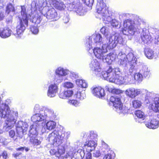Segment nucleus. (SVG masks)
Returning <instances> with one entry per match:
<instances>
[{
    "instance_id": "37",
    "label": "nucleus",
    "mask_w": 159,
    "mask_h": 159,
    "mask_svg": "<svg viewBox=\"0 0 159 159\" xmlns=\"http://www.w3.org/2000/svg\"><path fill=\"white\" fill-rule=\"evenodd\" d=\"M75 97L81 100L84 99L86 97L84 91H80V90L77 91L75 94Z\"/></svg>"
},
{
    "instance_id": "26",
    "label": "nucleus",
    "mask_w": 159,
    "mask_h": 159,
    "mask_svg": "<svg viewBox=\"0 0 159 159\" xmlns=\"http://www.w3.org/2000/svg\"><path fill=\"white\" fill-rule=\"evenodd\" d=\"M12 31L8 27L0 29V37L2 38L6 39L9 37Z\"/></svg>"
},
{
    "instance_id": "56",
    "label": "nucleus",
    "mask_w": 159,
    "mask_h": 159,
    "mask_svg": "<svg viewBox=\"0 0 159 159\" xmlns=\"http://www.w3.org/2000/svg\"><path fill=\"white\" fill-rule=\"evenodd\" d=\"M2 156L3 158L4 159H6L7 157V152L5 151L3 152L2 151Z\"/></svg>"
},
{
    "instance_id": "7",
    "label": "nucleus",
    "mask_w": 159,
    "mask_h": 159,
    "mask_svg": "<svg viewBox=\"0 0 159 159\" xmlns=\"http://www.w3.org/2000/svg\"><path fill=\"white\" fill-rule=\"evenodd\" d=\"M20 13L21 17L18 18L20 20V23L16 27V33L14 35L17 38L20 37V35L22 34L25 29V26H27L28 21L27 14L26 12V8L25 6H21Z\"/></svg>"
},
{
    "instance_id": "14",
    "label": "nucleus",
    "mask_w": 159,
    "mask_h": 159,
    "mask_svg": "<svg viewBox=\"0 0 159 159\" xmlns=\"http://www.w3.org/2000/svg\"><path fill=\"white\" fill-rule=\"evenodd\" d=\"M28 126L27 124L22 121L18 122L16 126V131L17 135L19 137L21 138L24 134H26Z\"/></svg>"
},
{
    "instance_id": "47",
    "label": "nucleus",
    "mask_w": 159,
    "mask_h": 159,
    "mask_svg": "<svg viewBox=\"0 0 159 159\" xmlns=\"http://www.w3.org/2000/svg\"><path fill=\"white\" fill-rule=\"evenodd\" d=\"M68 103L70 104L75 107L79 106V102L78 101L75 100H70L68 101Z\"/></svg>"
},
{
    "instance_id": "59",
    "label": "nucleus",
    "mask_w": 159,
    "mask_h": 159,
    "mask_svg": "<svg viewBox=\"0 0 159 159\" xmlns=\"http://www.w3.org/2000/svg\"><path fill=\"white\" fill-rule=\"evenodd\" d=\"M24 148L25 147H21L20 148H17L16 149L17 151H23L24 150Z\"/></svg>"
},
{
    "instance_id": "57",
    "label": "nucleus",
    "mask_w": 159,
    "mask_h": 159,
    "mask_svg": "<svg viewBox=\"0 0 159 159\" xmlns=\"http://www.w3.org/2000/svg\"><path fill=\"white\" fill-rule=\"evenodd\" d=\"M4 16V12L0 11V20H2Z\"/></svg>"
},
{
    "instance_id": "32",
    "label": "nucleus",
    "mask_w": 159,
    "mask_h": 159,
    "mask_svg": "<svg viewBox=\"0 0 159 159\" xmlns=\"http://www.w3.org/2000/svg\"><path fill=\"white\" fill-rule=\"evenodd\" d=\"M139 71L145 77L149 75L150 74V69L147 66L143 65H142Z\"/></svg>"
},
{
    "instance_id": "41",
    "label": "nucleus",
    "mask_w": 159,
    "mask_h": 159,
    "mask_svg": "<svg viewBox=\"0 0 159 159\" xmlns=\"http://www.w3.org/2000/svg\"><path fill=\"white\" fill-rule=\"evenodd\" d=\"M132 104L134 108H138L140 107L141 106L142 102L138 99H135L132 101Z\"/></svg>"
},
{
    "instance_id": "43",
    "label": "nucleus",
    "mask_w": 159,
    "mask_h": 159,
    "mask_svg": "<svg viewBox=\"0 0 159 159\" xmlns=\"http://www.w3.org/2000/svg\"><path fill=\"white\" fill-rule=\"evenodd\" d=\"M135 80L139 82H141L143 79V74L139 73H137L134 76Z\"/></svg>"
},
{
    "instance_id": "21",
    "label": "nucleus",
    "mask_w": 159,
    "mask_h": 159,
    "mask_svg": "<svg viewBox=\"0 0 159 159\" xmlns=\"http://www.w3.org/2000/svg\"><path fill=\"white\" fill-rule=\"evenodd\" d=\"M140 39L144 43H147L151 39L148 30L145 28H143L140 34Z\"/></svg>"
},
{
    "instance_id": "17",
    "label": "nucleus",
    "mask_w": 159,
    "mask_h": 159,
    "mask_svg": "<svg viewBox=\"0 0 159 159\" xmlns=\"http://www.w3.org/2000/svg\"><path fill=\"white\" fill-rule=\"evenodd\" d=\"M69 7L71 8L70 11L72 10L75 12L77 14L80 16H83L84 14V10L83 8V7L81 4L80 3H78L76 4L75 2L72 4H70L69 5Z\"/></svg>"
},
{
    "instance_id": "48",
    "label": "nucleus",
    "mask_w": 159,
    "mask_h": 159,
    "mask_svg": "<svg viewBox=\"0 0 159 159\" xmlns=\"http://www.w3.org/2000/svg\"><path fill=\"white\" fill-rule=\"evenodd\" d=\"M101 33L105 36H107L109 34L108 29H106L105 27H102L100 30Z\"/></svg>"
},
{
    "instance_id": "19",
    "label": "nucleus",
    "mask_w": 159,
    "mask_h": 159,
    "mask_svg": "<svg viewBox=\"0 0 159 159\" xmlns=\"http://www.w3.org/2000/svg\"><path fill=\"white\" fill-rule=\"evenodd\" d=\"M46 120L45 117L42 112L36 113L33 115L31 117V120L36 124L41 123L43 125L42 121Z\"/></svg>"
},
{
    "instance_id": "4",
    "label": "nucleus",
    "mask_w": 159,
    "mask_h": 159,
    "mask_svg": "<svg viewBox=\"0 0 159 159\" xmlns=\"http://www.w3.org/2000/svg\"><path fill=\"white\" fill-rule=\"evenodd\" d=\"M144 21L139 17L136 16L133 21L127 19L124 22V28L122 32L124 34L133 35L141 28V25Z\"/></svg>"
},
{
    "instance_id": "2",
    "label": "nucleus",
    "mask_w": 159,
    "mask_h": 159,
    "mask_svg": "<svg viewBox=\"0 0 159 159\" xmlns=\"http://www.w3.org/2000/svg\"><path fill=\"white\" fill-rule=\"evenodd\" d=\"M124 42L122 38L119 34H115L102 41L103 45L102 48L96 47L92 49V51H93L96 57L103 61V58L105 57L108 50L115 48L118 43L123 44Z\"/></svg>"
},
{
    "instance_id": "13",
    "label": "nucleus",
    "mask_w": 159,
    "mask_h": 159,
    "mask_svg": "<svg viewBox=\"0 0 159 159\" xmlns=\"http://www.w3.org/2000/svg\"><path fill=\"white\" fill-rule=\"evenodd\" d=\"M38 130H41L42 133H43L45 131V128L40 123L39 124L34 123L30 127L29 134L30 137L36 136Z\"/></svg>"
},
{
    "instance_id": "22",
    "label": "nucleus",
    "mask_w": 159,
    "mask_h": 159,
    "mask_svg": "<svg viewBox=\"0 0 159 159\" xmlns=\"http://www.w3.org/2000/svg\"><path fill=\"white\" fill-rule=\"evenodd\" d=\"M43 112L46 120L53 119L56 118V115L52 109L45 108Z\"/></svg>"
},
{
    "instance_id": "27",
    "label": "nucleus",
    "mask_w": 159,
    "mask_h": 159,
    "mask_svg": "<svg viewBox=\"0 0 159 159\" xmlns=\"http://www.w3.org/2000/svg\"><path fill=\"white\" fill-rule=\"evenodd\" d=\"M97 146V143L94 141H89L84 145V148L87 152H91L95 149Z\"/></svg>"
},
{
    "instance_id": "16",
    "label": "nucleus",
    "mask_w": 159,
    "mask_h": 159,
    "mask_svg": "<svg viewBox=\"0 0 159 159\" xmlns=\"http://www.w3.org/2000/svg\"><path fill=\"white\" fill-rule=\"evenodd\" d=\"M144 91L140 89H136L133 87L129 88L125 91V93L127 96L131 98H134L138 95L141 94V93Z\"/></svg>"
},
{
    "instance_id": "25",
    "label": "nucleus",
    "mask_w": 159,
    "mask_h": 159,
    "mask_svg": "<svg viewBox=\"0 0 159 159\" xmlns=\"http://www.w3.org/2000/svg\"><path fill=\"white\" fill-rule=\"evenodd\" d=\"M145 124L146 126L148 128L155 129L158 127V121L153 118L149 120L148 122H145Z\"/></svg>"
},
{
    "instance_id": "36",
    "label": "nucleus",
    "mask_w": 159,
    "mask_h": 159,
    "mask_svg": "<svg viewBox=\"0 0 159 159\" xmlns=\"http://www.w3.org/2000/svg\"><path fill=\"white\" fill-rule=\"evenodd\" d=\"M30 142L34 147H36L41 144V141L37 139L36 136L30 137Z\"/></svg>"
},
{
    "instance_id": "62",
    "label": "nucleus",
    "mask_w": 159,
    "mask_h": 159,
    "mask_svg": "<svg viewBox=\"0 0 159 159\" xmlns=\"http://www.w3.org/2000/svg\"><path fill=\"white\" fill-rule=\"evenodd\" d=\"M2 151L0 149V157L2 156Z\"/></svg>"
},
{
    "instance_id": "34",
    "label": "nucleus",
    "mask_w": 159,
    "mask_h": 159,
    "mask_svg": "<svg viewBox=\"0 0 159 159\" xmlns=\"http://www.w3.org/2000/svg\"><path fill=\"white\" fill-rule=\"evenodd\" d=\"M97 134L93 131H91L89 133H85L83 136L84 138L91 139H95L97 138Z\"/></svg>"
},
{
    "instance_id": "63",
    "label": "nucleus",
    "mask_w": 159,
    "mask_h": 159,
    "mask_svg": "<svg viewBox=\"0 0 159 159\" xmlns=\"http://www.w3.org/2000/svg\"><path fill=\"white\" fill-rule=\"evenodd\" d=\"M7 22L8 23L11 22L12 21L11 19H10V20H9V21H8L7 20Z\"/></svg>"
},
{
    "instance_id": "52",
    "label": "nucleus",
    "mask_w": 159,
    "mask_h": 159,
    "mask_svg": "<svg viewBox=\"0 0 159 159\" xmlns=\"http://www.w3.org/2000/svg\"><path fill=\"white\" fill-rule=\"evenodd\" d=\"M70 19L69 16L68 14H66L64 15L63 18V20L65 23H67L69 20Z\"/></svg>"
},
{
    "instance_id": "10",
    "label": "nucleus",
    "mask_w": 159,
    "mask_h": 159,
    "mask_svg": "<svg viewBox=\"0 0 159 159\" xmlns=\"http://www.w3.org/2000/svg\"><path fill=\"white\" fill-rule=\"evenodd\" d=\"M57 148L56 149H52L50 151L51 155H55L58 157V159H66L70 156L67 154L64 155L65 149L63 144L57 145Z\"/></svg>"
},
{
    "instance_id": "53",
    "label": "nucleus",
    "mask_w": 159,
    "mask_h": 159,
    "mask_svg": "<svg viewBox=\"0 0 159 159\" xmlns=\"http://www.w3.org/2000/svg\"><path fill=\"white\" fill-rule=\"evenodd\" d=\"M101 154L99 150L94 152L93 153V156L96 157H98L100 156Z\"/></svg>"
},
{
    "instance_id": "54",
    "label": "nucleus",
    "mask_w": 159,
    "mask_h": 159,
    "mask_svg": "<svg viewBox=\"0 0 159 159\" xmlns=\"http://www.w3.org/2000/svg\"><path fill=\"white\" fill-rule=\"evenodd\" d=\"M128 14L125 13H121L119 15V18L120 19H123L124 18H125L126 17L128 16Z\"/></svg>"
},
{
    "instance_id": "42",
    "label": "nucleus",
    "mask_w": 159,
    "mask_h": 159,
    "mask_svg": "<svg viewBox=\"0 0 159 159\" xmlns=\"http://www.w3.org/2000/svg\"><path fill=\"white\" fill-rule=\"evenodd\" d=\"M134 114L139 119H142L143 120L145 118V115L144 113L140 110L136 111Z\"/></svg>"
},
{
    "instance_id": "29",
    "label": "nucleus",
    "mask_w": 159,
    "mask_h": 159,
    "mask_svg": "<svg viewBox=\"0 0 159 159\" xmlns=\"http://www.w3.org/2000/svg\"><path fill=\"white\" fill-rule=\"evenodd\" d=\"M141 90H144V91H143V92L141 93V94L142 95H145V102L146 103H150V106L151 107V103L152 102L153 99L155 98H152L151 101L150 102V100L151 98V97L152 96V93L145 89H141Z\"/></svg>"
},
{
    "instance_id": "61",
    "label": "nucleus",
    "mask_w": 159,
    "mask_h": 159,
    "mask_svg": "<svg viewBox=\"0 0 159 159\" xmlns=\"http://www.w3.org/2000/svg\"><path fill=\"white\" fill-rule=\"evenodd\" d=\"M24 149L25 151L26 152H28V151L30 149V148H28L24 147Z\"/></svg>"
},
{
    "instance_id": "11",
    "label": "nucleus",
    "mask_w": 159,
    "mask_h": 159,
    "mask_svg": "<svg viewBox=\"0 0 159 159\" xmlns=\"http://www.w3.org/2000/svg\"><path fill=\"white\" fill-rule=\"evenodd\" d=\"M134 56V54L132 53H129L126 55L124 53L121 51L118 53L117 56L119 59L118 64L120 66L126 67L128 61L129 63L132 58H133Z\"/></svg>"
},
{
    "instance_id": "35",
    "label": "nucleus",
    "mask_w": 159,
    "mask_h": 159,
    "mask_svg": "<svg viewBox=\"0 0 159 159\" xmlns=\"http://www.w3.org/2000/svg\"><path fill=\"white\" fill-rule=\"evenodd\" d=\"M145 54L146 57L148 59H152L153 58H156L154 56L153 51L150 48H147L145 49Z\"/></svg>"
},
{
    "instance_id": "20",
    "label": "nucleus",
    "mask_w": 159,
    "mask_h": 159,
    "mask_svg": "<svg viewBox=\"0 0 159 159\" xmlns=\"http://www.w3.org/2000/svg\"><path fill=\"white\" fill-rule=\"evenodd\" d=\"M58 91V87L57 84H51L48 87L47 95L50 97H53L56 96Z\"/></svg>"
},
{
    "instance_id": "12",
    "label": "nucleus",
    "mask_w": 159,
    "mask_h": 159,
    "mask_svg": "<svg viewBox=\"0 0 159 159\" xmlns=\"http://www.w3.org/2000/svg\"><path fill=\"white\" fill-rule=\"evenodd\" d=\"M89 66L91 70L97 76L101 77L102 76V73L104 71L101 72L102 69L100 64L96 59H92L89 64Z\"/></svg>"
},
{
    "instance_id": "8",
    "label": "nucleus",
    "mask_w": 159,
    "mask_h": 159,
    "mask_svg": "<svg viewBox=\"0 0 159 159\" xmlns=\"http://www.w3.org/2000/svg\"><path fill=\"white\" fill-rule=\"evenodd\" d=\"M102 35L99 34H93L86 39L85 47L87 50L89 51L94 46H97L100 44L102 41Z\"/></svg>"
},
{
    "instance_id": "64",
    "label": "nucleus",
    "mask_w": 159,
    "mask_h": 159,
    "mask_svg": "<svg viewBox=\"0 0 159 159\" xmlns=\"http://www.w3.org/2000/svg\"><path fill=\"white\" fill-rule=\"evenodd\" d=\"M137 121H138V122H140L139 120H137Z\"/></svg>"
},
{
    "instance_id": "60",
    "label": "nucleus",
    "mask_w": 159,
    "mask_h": 159,
    "mask_svg": "<svg viewBox=\"0 0 159 159\" xmlns=\"http://www.w3.org/2000/svg\"><path fill=\"white\" fill-rule=\"evenodd\" d=\"M21 153L20 152V153H16V154H15L14 155V157L16 158L18 157L20 154H21Z\"/></svg>"
},
{
    "instance_id": "45",
    "label": "nucleus",
    "mask_w": 159,
    "mask_h": 159,
    "mask_svg": "<svg viewBox=\"0 0 159 159\" xmlns=\"http://www.w3.org/2000/svg\"><path fill=\"white\" fill-rule=\"evenodd\" d=\"M9 136L11 138H12L14 140H15L16 139L17 137H19L17 135H17H16L15 131L12 129L10 130L9 131Z\"/></svg>"
},
{
    "instance_id": "31",
    "label": "nucleus",
    "mask_w": 159,
    "mask_h": 159,
    "mask_svg": "<svg viewBox=\"0 0 159 159\" xmlns=\"http://www.w3.org/2000/svg\"><path fill=\"white\" fill-rule=\"evenodd\" d=\"M73 93V92L72 90H67L60 93L59 96L61 98L65 99L71 97Z\"/></svg>"
},
{
    "instance_id": "1",
    "label": "nucleus",
    "mask_w": 159,
    "mask_h": 159,
    "mask_svg": "<svg viewBox=\"0 0 159 159\" xmlns=\"http://www.w3.org/2000/svg\"><path fill=\"white\" fill-rule=\"evenodd\" d=\"M17 111H12L6 104L0 105V134L11 129L18 117Z\"/></svg>"
},
{
    "instance_id": "44",
    "label": "nucleus",
    "mask_w": 159,
    "mask_h": 159,
    "mask_svg": "<svg viewBox=\"0 0 159 159\" xmlns=\"http://www.w3.org/2000/svg\"><path fill=\"white\" fill-rule=\"evenodd\" d=\"M30 30L32 33L34 34H37L39 32V30L37 25H31L30 27Z\"/></svg>"
},
{
    "instance_id": "46",
    "label": "nucleus",
    "mask_w": 159,
    "mask_h": 159,
    "mask_svg": "<svg viewBox=\"0 0 159 159\" xmlns=\"http://www.w3.org/2000/svg\"><path fill=\"white\" fill-rule=\"evenodd\" d=\"M114 154L113 152H111L110 153L106 154L103 159H114Z\"/></svg>"
},
{
    "instance_id": "50",
    "label": "nucleus",
    "mask_w": 159,
    "mask_h": 159,
    "mask_svg": "<svg viewBox=\"0 0 159 159\" xmlns=\"http://www.w3.org/2000/svg\"><path fill=\"white\" fill-rule=\"evenodd\" d=\"M64 86L67 88H72L73 87V84L70 82H65L64 84Z\"/></svg>"
},
{
    "instance_id": "9",
    "label": "nucleus",
    "mask_w": 159,
    "mask_h": 159,
    "mask_svg": "<svg viewBox=\"0 0 159 159\" xmlns=\"http://www.w3.org/2000/svg\"><path fill=\"white\" fill-rule=\"evenodd\" d=\"M110 101L113 104L115 110L119 114H125L128 112V109L121 102L120 96H111L110 98Z\"/></svg>"
},
{
    "instance_id": "6",
    "label": "nucleus",
    "mask_w": 159,
    "mask_h": 159,
    "mask_svg": "<svg viewBox=\"0 0 159 159\" xmlns=\"http://www.w3.org/2000/svg\"><path fill=\"white\" fill-rule=\"evenodd\" d=\"M70 134V132L61 133L57 131H54L49 134L48 136L49 142L54 146L61 145L64 140H67Z\"/></svg>"
},
{
    "instance_id": "24",
    "label": "nucleus",
    "mask_w": 159,
    "mask_h": 159,
    "mask_svg": "<svg viewBox=\"0 0 159 159\" xmlns=\"http://www.w3.org/2000/svg\"><path fill=\"white\" fill-rule=\"evenodd\" d=\"M151 108L154 111L159 113V97H156L153 99L151 104ZM157 117L159 119V114Z\"/></svg>"
},
{
    "instance_id": "38",
    "label": "nucleus",
    "mask_w": 159,
    "mask_h": 159,
    "mask_svg": "<svg viewBox=\"0 0 159 159\" xmlns=\"http://www.w3.org/2000/svg\"><path fill=\"white\" fill-rule=\"evenodd\" d=\"M136 61L137 58L134 56L133 58H132L129 63L130 67L129 70L130 73H132L133 71L135 66L136 64Z\"/></svg>"
},
{
    "instance_id": "23",
    "label": "nucleus",
    "mask_w": 159,
    "mask_h": 159,
    "mask_svg": "<svg viewBox=\"0 0 159 159\" xmlns=\"http://www.w3.org/2000/svg\"><path fill=\"white\" fill-rule=\"evenodd\" d=\"M27 17L28 20L30 19V21L36 24H39L42 20L41 16L36 12L32 14L31 15L29 14V16L27 15Z\"/></svg>"
},
{
    "instance_id": "30",
    "label": "nucleus",
    "mask_w": 159,
    "mask_h": 159,
    "mask_svg": "<svg viewBox=\"0 0 159 159\" xmlns=\"http://www.w3.org/2000/svg\"><path fill=\"white\" fill-rule=\"evenodd\" d=\"M44 16L48 19H52L56 17L57 14L55 9L52 8L49 10L44 15Z\"/></svg>"
},
{
    "instance_id": "3",
    "label": "nucleus",
    "mask_w": 159,
    "mask_h": 159,
    "mask_svg": "<svg viewBox=\"0 0 159 159\" xmlns=\"http://www.w3.org/2000/svg\"><path fill=\"white\" fill-rule=\"evenodd\" d=\"M121 74V71L119 68L113 69L110 66L107 71L102 73V76L105 80H109L110 82L119 85H126L130 84V79L129 76L126 75L125 77L122 76L120 75Z\"/></svg>"
},
{
    "instance_id": "18",
    "label": "nucleus",
    "mask_w": 159,
    "mask_h": 159,
    "mask_svg": "<svg viewBox=\"0 0 159 159\" xmlns=\"http://www.w3.org/2000/svg\"><path fill=\"white\" fill-rule=\"evenodd\" d=\"M92 90V94L97 98H102L105 95L104 89L101 87H93Z\"/></svg>"
},
{
    "instance_id": "58",
    "label": "nucleus",
    "mask_w": 159,
    "mask_h": 159,
    "mask_svg": "<svg viewBox=\"0 0 159 159\" xmlns=\"http://www.w3.org/2000/svg\"><path fill=\"white\" fill-rule=\"evenodd\" d=\"M39 105L38 104H36L34 108V110L35 112H37L39 109Z\"/></svg>"
},
{
    "instance_id": "5",
    "label": "nucleus",
    "mask_w": 159,
    "mask_h": 159,
    "mask_svg": "<svg viewBox=\"0 0 159 159\" xmlns=\"http://www.w3.org/2000/svg\"><path fill=\"white\" fill-rule=\"evenodd\" d=\"M96 8L99 16L102 17L104 21H107L108 22H111L113 27L118 26L119 24V21L115 19L111 20V17L108 16L107 7L102 0H98Z\"/></svg>"
},
{
    "instance_id": "39",
    "label": "nucleus",
    "mask_w": 159,
    "mask_h": 159,
    "mask_svg": "<svg viewBox=\"0 0 159 159\" xmlns=\"http://www.w3.org/2000/svg\"><path fill=\"white\" fill-rule=\"evenodd\" d=\"M76 83L78 86L83 88H86L88 86V84L84 80L78 79L76 80Z\"/></svg>"
},
{
    "instance_id": "28",
    "label": "nucleus",
    "mask_w": 159,
    "mask_h": 159,
    "mask_svg": "<svg viewBox=\"0 0 159 159\" xmlns=\"http://www.w3.org/2000/svg\"><path fill=\"white\" fill-rule=\"evenodd\" d=\"M116 57V55L114 53H110L105 55V57L103 58V61L104 62L111 64L113 61H115Z\"/></svg>"
},
{
    "instance_id": "15",
    "label": "nucleus",
    "mask_w": 159,
    "mask_h": 159,
    "mask_svg": "<svg viewBox=\"0 0 159 159\" xmlns=\"http://www.w3.org/2000/svg\"><path fill=\"white\" fill-rule=\"evenodd\" d=\"M69 71L63 68L59 67L56 70V78L55 80L57 83H61L63 80V77L69 74Z\"/></svg>"
},
{
    "instance_id": "40",
    "label": "nucleus",
    "mask_w": 159,
    "mask_h": 159,
    "mask_svg": "<svg viewBox=\"0 0 159 159\" xmlns=\"http://www.w3.org/2000/svg\"><path fill=\"white\" fill-rule=\"evenodd\" d=\"M56 126V123L53 121H49L46 124V128L49 130L54 129Z\"/></svg>"
},
{
    "instance_id": "51",
    "label": "nucleus",
    "mask_w": 159,
    "mask_h": 159,
    "mask_svg": "<svg viewBox=\"0 0 159 159\" xmlns=\"http://www.w3.org/2000/svg\"><path fill=\"white\" fill-rule=\"evenodd\" d=\"M111 92L113 94H117L120 93H122V91L119 89H113L111 90Z\"/></svg>"
},
{
    "instance_id": "49",
    "label": "nucleus",
    "mask_w": 159,
    "mask_h": 159,
    "mask_svg": "<svg viewBox=\"0 0 159 159\" xmlns=\"http://www.w3.org/2000/svg\"><path fill=\"white\" fill-rule=\"evenodd\" d=\"M83 2H84L89 7H91L93 4L94 0H84Z\"/></svg>"
},
{
    "instance_id": "33",
    "label": "nucleus",
    "mask_w": 159,
    "mask_h": 159,
    "mask_svg": "<svg viewBox=\"0 0 159 159\" xmlns=\"http://www.w3.org/2000/svg\"><path fill=\"white\" fill-rule=\"evenodd\" d=\"M15 12V8L12 4L11 3L8 4L6 7V13L7 14H10L12 17L14 15Z\"/></svg>"
},
{
    "instance_id": "55",
    "label": "nucleus",
    "mask_w": 159,
    "mask_h": 159,
    "mask_svg": "<svg viewBox=\"0 0 159 159\" xmlns=\"http://www.w3.org/2000/svg\"><path fill=\"white\" fill-rule=\"evenodd\" d=\"M88 152L86 155V159H92V155L90 152Z\"/></svg>"
}]
</instances>
